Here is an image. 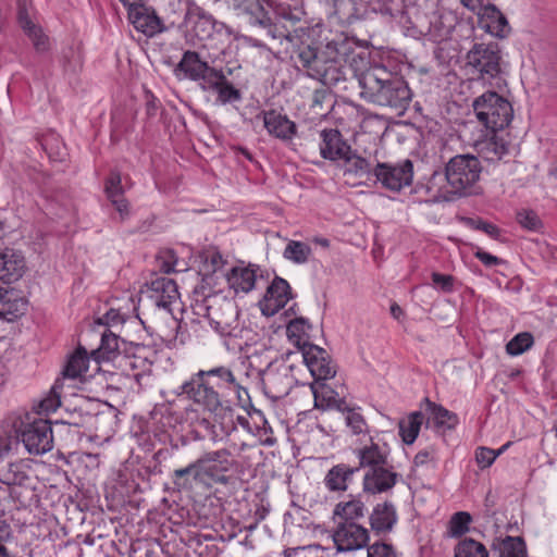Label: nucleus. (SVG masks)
Here are the masks:
<instances>
[{"label":"nucleus","mask_w":557,"mask_h":557,"mask_svg":"<svg viewBox=\"0 0 557 557\" xmlns=\"http://www.w3.org/2000/svg\"><path fill=\"white\" fill-rule=\"evenodd\" d=\"M360 96L368 102L403 114L411 101V90L403 77L385 66H373L359 77Z\"/></svg>","instance_id":"obj_1"},{"label":"nucleus","mask_w":557,"mask_h":557,"mask_svg":"<svg viewBox=\"0 0 557 557\" xmlns=\"http://www.w3.org/2000/svg\"><path fill=\"white\" fill-rule=\"evenodd\" d=\"M346 44L330 41L321 51L309 46L300 49L298 61L310 77L324 85H336L346 78Z\"/></svg>","instance_id":"obj_2"},{"label":"nucleus","mask_w":557,"mask_h":557,"mask_svg":"<svg viewBox=\"0 0 557 557\" xmlns=\"http://www.w3.org/2000/svg\"><path fill=\"white\" fill-rule=\"evenodd\" d=\"M182 395L201 406L205 410L218 414L222 412L221 430L230 435L234 430L233 411L227 399H223L205 375V370L194 373L190 379L181 385Z\"/></svg>","instance_id":"obj_3"},{"label":"nucleus","mask_w":557,"mask_h":557,"mask_svg":"<svg viewBox=\"0 0 557 557\" xmlns=\"http://www.w3.org/2000/svg\"><path fill=\"white\" fill-rule=\"evenodd\" d=\"M478 120L491 132L503 131L513 116L511 103L495 91H486L473 101Z\"/></svg>","instance_id":"obj_4"},{"label":"nucleus","mask_w":557,"mask_h":557,"mask_svg":"<svg viewBox=\"0 0 557 557\" xmlns=\"http://www.w3.org/2000/svg\"><path fill=\"white\" fill-rule=\"evenodd\" d=\"M500 61L502 54L496 44H474L467 52L466 69L469 74L490 81L500 74Z\"/></svg>","instance_id":"obj_5"},{"label":"nucleus","mask_w":557,"mask_h":557,"mask_svg":"<svg viewBox=\"0 0 557 557\" xmlns=\"http://www.w3.org/2000/svg\"><path fill=\"white\" fill-rule=\"evenodd\" d=\"M450 186L458 196L466 195L480 180L482 165L473 154H457L445 166Z\"/></svg>","instance_id":"obj_6"},{"label":"nucleus","mask_w":557,"mask_h":557,"mask_svg":"<svg viewBox=\"0 0 557 557\" xmlns=\"http://www.w3.org/2000/svg\"><path fill=\"white\" fill-rule=\"evenodd\" d=\"M17 438L30 455H44L53 448V434L49 421L44 419L20 421L15 424Z\"/></svg>","instance_id":"obj_7"},{"label":"nucleus","mask_w":557,"mask_h":557,"mask_svg":"<svg viewBox=\"0 0 557 557\" xmlns=\"http://www.w3.org/2000/svg\"><path fill=\"white\" fill-rule=\"evenodd\" d=\"M293 366L285 362L270 364L262 374L265 394L273 399L287 396L294 385Z\"/></svg>","instance_id":"obj_8"},{"label":"nucleus","mask_w":557,"mask_h":557,"mask_svg":"<svg viewBox=\"0 0 557 557\" xmlns=\"http://www.w3.org/2000/svg\"><path fill=\"white\" fill-rule=\"evenodd\" d=\"M373 172L383 187L399 191L412 183L413 164L410 160H405L399 164L377 163Z\"/></svg>","instance_id":"obj_9"},{"label":"nucleus","mask_w":557,"mask_h":557,"mask_svg":"<svg viewBox=\"0 0 557 557\" xmlns=\"http://www.w3.org/2000/svg\"><path fill=\"white\" fill-rule=\"evenodd\" d=\"M301 354L314 383L332 379L336 374V367L325 349L314 344H306Z\"/></svg>","instance_id":"obj_10"},{"label":"nucleus","mask_w":557,"mask_h":557,"mask_svg":"<svg viewBox=\"0 0 557 557\" xmlns=\"http://www.w3.org/2000/svg\"><path fill=\"white\" fill-rule=\"evenodd\" d=\"M333 542L338 552H352L367 546L369 531L359 522L336 523L333 531Z\"/></svg>","instance_id":"obj_11"},{"label":"nucleus","mask_w":557,"mask_h":557,"mask_svg":"<svg viewBox=\"0 0 557 557\" xmlns=\"http://www.w3.org/2000/svg\"><path fill=\"white\" fill-rule=\"evenodd\" d=\"M176 75L183 74L185 78L199 82L201 89L209 84L212 86V79L215 78L216 69L209 66L206 61L199 58L195 51H185L177 67Z\"/></svg>","instance_id":"obj_12"},{"label":"nucleus","mask_w":557,"mask_h":557,"mask_svg":"<svg viewBox=\"0 0 557 557\" xmlns=\"http://www.w3.org/2000/svg\"><path fill=\"white\" fill-rule=\"evenodd\" d=\"M401 479L391 461L385 466L367 470L362 479L363 492L371 495L382 494L391 491Z\"/></svg>","instance_id":"obj_13"},{"label":"nucleus","mask_w":557,"mask_h":557,"mask_svg":"<svg viewBox=\"0 0 557 557\" xmlns=\"http://www.w3.org/2000/svg\"><path fill=\"white\" fill-rule=\"evenodd\" d=\"M206 317L221 333L230 331L237 311L234 304L223 297L210 296L206 298Z\"/></svg>","instance_id":"obj_14"},{"label":"nucleus","mask_w":557,"mask_h":557,"mask_svg":"<svg viewBox=\"0 0 557 557\" xmlns=\"http://www.w3.org/2000/svg\"><path fill=\"white\" fill-rule=\"evenodd\" d=\"M292 298L288 282L276 276L268 286L267 292L260 301L261 312L267 317L276 314Z\"/></svg>","instance_id":"obj_15"},{"label":"nucleus","mask_w":557,"mask_h":557,"mask_svg":"<svg viewBox=\"0 0 557 557\" xmlns=\"http://www.w3.org/2000/svg\"><path fill=\"white\" fill-rule=\"evenodd\" d=\"M185 24L188 30L199 40L210 38L214 30L213 17L194 2L188 4Z\"/></svg>","instance_id":"obj_16"},{"label":"nucleus","mask_w":557,"mask_h":557,"mask_svg":"<svg viewBox=\"0 0 557 557\" xmlns=\"http://www.w3.org/2000/svg\"><path fill=\"white\" fill-rule=\"evenodd\" d=\"M354 455L358 459V467L360 469L372 470L381 466H385L389 461V449L386 446H381L372 440L354 449Z\"/></svg>","instance_id":"obj_17"},{"label":"nucleus","mask_w":557,"mask_h":557,"mask_svg":"<svg viewBox=\"0 0 557 557\" xmlns=\"http://www.w3.org/2000/svg\"><path fill=\"white\" fill-rule=\"evenodd\" d=\"M374 11L369 0H334V14L342 24L350 25Z\"/></svg>","instance_id":"obj_18"},{"label":"nucleus","mask_w":557,"mask_h":557,"mask_svg":"<svg viewBox=\"0 0 557 557\" xmlns=\"http://www.w3.org/2000/svg\"><path fill=\"white\" fill-rule=\"evenodd\" d=\"M27 299L22 290L13 287L0 288V318L13 321L27 309Z\"/></svg>","instance_id":"obj_19"},{"label":"nucleus","mask_w":557,"mask_h":557,"mask_svg":"<svg viewBox=\"0 0 557 557\" xmlns=\"http://www.w3.org/2000/svg\"><path fill=\"white\" fill-rule=\"evenodd\" d=\"M320 153L322 158L331 161L342 160L350 152V146L343 139L338 129L325 128L321 131Z\"/></svg>","instance_id":"obj_20"},{"label":"nucleus","mask_w":557,"mask_h":557,"mask_svg":"<svg viewBox=\"0 0 557 557\" xmlns=\"http://www.w3.org/2000/svg\"><path fill=\"white\" fill-rule=\"evenodd\" d=\"M25 270L24 257L16 250L0 249V281L13 283L20 280Z\"/></svg>","instance_id":"obj_21"},{"label":"nucleus","mask_w":557,"mask_h":557,"mask_svg":"<svg viewBox=\"0 0 557 557\" xmlns=\"http://www.w3.org/2000/svg\"><path fill=\"white\" fill-rule=\"evenodd\" d=\"M259 272L260 269L251 264L234 267L226 275L227 283L235 293L247 294L255 288Z\"/></svg>","instance_id":"obj_22"},{"label":"nucleus","mask_w":557,"mask_h":557,"mask_svg":"<svg viewBox=\"0 0 557 557\" xmlns=\"http://www.w3.org/2000/svg\"><path fill=\"white\" fill-rule=\"evenodd\" d=\"M205 375L208 376L212 387L221 394L223 399H227L230 394L240 388V384L228 367L220 366L205 370Z\"/></svg>","instance_id":"obj_23"},{"label":"nucleus","mask_w":557,"mask_h":557,"mask_svg":"<svg viewBox=\"0 0 557 557\" xmlns=\"http://www.w3.org/2000/svg\"><path fill=\"white\" fill-rule=\"evenodd\" d=\"M476 15L487 33L497 37H505L509 33L507 18L494 4H483Z\"/></svg>","instance_id":"obj_24"},{"label":"nucleus","mask_w":557,"mask_h":557,"mask_svg":"<svg viewBox=\"0 0 557 557\" xmlns=\"http://www.w3.org/2000/svg\"><path fill=\"white\" fill-rule=\"evenodd\" d=\"M310 387L314 397L315 408L323 410L337 409L339 411L347 409V403L344 397L323 381L312 383Z\"/></svg>","instance_id":"obj_25"},{"label":"nucleus","mask_w":557,"mask_h":557,"mask_svg":"<svg viewBox=\"0 0 557 557\" xmlns=\"http://www.w3.org/2000/svg\"><path fill=\"white\" fill-rule=\"evenodd\" d=\"M357 471H359V468L350 467L346 463H337L326 472L323 484L330 492L345 493Z\"/></svg>","instance_id":"obj_26"},{"label":"nucleus","mask_w":557,"mask_h":557,"mask_svg":"<svg viewBox=\"0 0 557 557\" xmlns=\"http://www.w3.org/2000/svg\"><path fill=\"white\" fill-rule=\"evenodd\" d=\"M509 141L504 135L492 132L490 136L475 144L479 154L488 162L502 160L509 152Z\"/></svg>","instance_id":"obj_27"},{"label":"nucleus","mask_w":557,"mask_h":557,"mask_svg":"<svg viewBox=\"0 0 557 557\" xmlns=\"http://www.w3.org/2000/svg\"><path fill=\"white\" fill-rule=\"evenodd\" d=\"M29 460L9 462L0 468V482L9 486L29 487L32 483Z\"/></svg>","instance_id":"obj_28"},{"label":"nucleus","mask_w":557,"mask_h":557,"mask_svg":"<svg viewBox=\"0 0 557 557\" xmlns=\"http://www.w3.org/2000/svg\"><path fill=\"white\" fill-rule=\"evenodd\" d=\"M263 124L269 134L278 139L290 140L296 135V124L275 110L263 113Z\"/></svg>","instance_id":"obj_29"},{"label":"nucleus","mask_w":557,"mask_h":557,"mask_svg":"<svg viewBox=\"0 0 557 557\" xmlns=\"http://www.w3.org/2000/svg\"><path fill=\"white\" fill-rule=\"evenodd\" d=\"M239 7H243L244 10L251 15L250 22L252 24H257L267 28L268 33L273 38L281 39L286 36V32L281 30L276 24H273L272 17L264 10L259 0H244Z\"/></svg>","instance_id":"obj_30"},{"label":"nucleus","mask_w":557,"mask_h":557,"mask_svg":"<svg viewBox=\"0 0 557 557\" xmlns=\"http://www.w3.org/2000/svg\"><path fill=\"white\" fill-rule=\"evenodd\" d=\"M107 198L119 212L121 220H125L129 215V202L124 197L122 187V178L120 173L112 172L104 184Z\"/></svg>","instance_id":"obj_31"},{"label":"nucleus","mask_w":557,"mask_h":557,"mask_svg":"<svg viewBox=\"0 0 557 557\" xmlns=\"http://www.w3.org/2000/svg\"><path fill=\"white\" fill-rule=\"evenodd\" d=\"M448 180L447 171L437 172L435 171L428 180L425 184V191L430 199L435 202L450 201L455 196H458Z\"/></svg>","instance_id":"obj_32"},{"label":"nucleus","mask_w":557,"mask_h":557,"mask_svg":"<svg viewBox=\"0 0 557 557\" xmlns=\"http://www.w3.org/2000/svg\"><path fill=\"white\" fill-rule=\"evenodd\" d=\"M367 507L360 498L351 497L348 500L339 502L333 510L335 523L358 522L366 516Z\"/></svg>","instance_id":"obj_33"},{"label":"nucleus","mask_w":557,"mask_h":557,"mask_svg":"<svg viewBox=\"0 0 557 557\" xmlns=\"http://www.w3.org/2000/svg\"><path fill=\"white\" fill-rule=\"evenodd\" d=\"M128 11V18L137 30L153 33L156 18L147 13L143 0H120Z\"/></svg>","instance_id":"obj_34"},{"label":"nucleus","mask_w":557,"mask_h":557,"mask_svg":"<svg viewBox=\"0 0 557 557\" xmlns=\"http://www.w3.org/2000/svg\"><path fill=\"white\" fill-rule=\"evenodd\" d=\"M371 529L376 533L389 532L397 521L394 505L388 502L377 504L370 515Z\"/></svg>","instance_id":"obj_35"},{"label":"nucleus","mask_w":557,"mask_h":557,"mask_svg":"<svg viewBox=\"0 0 557 557\" xmlns=\"http://www.w3.org/2000/svg\"><path fill=\"white\" fill-rule=\"evenodd\" d=\"M18 23L28 38L32 40L33 46L37 52L44 53L49 50L50 44L48 36L44 34L39 26L32 22L24 7H20Z\"/></svg>","instance_id":"obj_36"},{"label":"nucleus","mask_w":557,"mask_h":557,"mask_svg":"<svg viewBox=\"0 0 557 557\" xmlns=\"http://www.w3.org/2000/svg\"><path fill=\"white\" fill-rule=\"evenodd\" d=\"M211 84L212 86L206 84L202 90L216 92L218 101L220 103L226 104L230 102L239 101L242 99L240 91L231 84L222 71L216 70L215 78L212 79Z\"/></svg>","instance_id":"obj_37"},{"label":"nucleus","mask_w":557,"mask_h":557,"mask_svg":"<svg viewBox=\"0 0 557 557\" xmlns=\"http://www.w3.org/2000/svg\"><path fill=\"white\" fill-rule=\"evenodd\" d=\"M428 18V30L436 37H447L454 28L455 17L446 10L436 9L431 12Z\"/></svg>","instance_id":"obj_38"},{"label":"nucleus","mask_w":557,"mask_h":557,"mask_svg":"<svg viewBox=\"0 0 557 557\" xmlns=\"http://www.w3.org/2000/svg\"><path fill=\"white\" fill-rule=\"evenodd\" d=\"M493 552L498 557H527V548L521 537L506 536L505 539H496L492 545Z\"/></svg>","instance_id":"obj_39"},{"label":"nucleus","mask_w":557,"mask_h":557,"mask_svg":"<svg viewBox=\"0 0 557 557\" xmlns=\"http://www.w3.org/2000/svg\"><path fill=\"white\" fill-rule=\"evenodd\" d=\"M88 361L87 351L82 347L77 348L66 361L62 372L63 377L77 379L83 376L88 369Z\"/></svg>","instance_id":"obj_40"},{"label":"nucleus","mask_w":557,"mask_h":557,"mask_svg":"<svg viewBox=\"0 0 557 557\" xmlns=\"http://www.w3.org/2000/svg\"><path fill=\"white\" fill-rule=\"evenodd\" d=\"M423 422V414L420 411L410 413L406 419L399 421V435L406 444H412Z\"/></svg>","instance_id":"obj_41"},{"label":"nucleus","mask_w":557,"mask_h":557,"mask_svg":"<svg viewBox=\"0 0 557 557\" xmlns=\"http://www.w3.org/2000/svg\"><path fill=\"white\" fill-rule=\"evenodd\" d=\"M310 329L308 322L304 318H297L292 320L286 327V334L290 342L299 347L302 351V347L306 344H310L308 342V330Z\"/></svg>","instance_id":"obj_42"},{"label":"nucleus","mask_w":557,"mask_h":557,"mask_svg":"<svg viewBox=\"0 0 557 557\" xmlns=\"http://www.w3.org/2000/svg\"><path fill=\"white\" fill-rule=\"evenodd\" d=\"M312 253L311 247L298 240H290L284 249L283 257L294 263L304 264L308 262Z\"/></svg>","instance_id":"obj_43"},{"label":"nucleus","mask_w":557,"mask_h":557,"mask_svg":"<svg viewBox=\"0 0 557 557\" xmlns=\"http://www.w3.org/2000/svg\"><path fill=\"white\" fill-rule=\"evenodd\" d=\"M152 288L157 293H162L161 299L157 301L159 306L165 307L172 304V301H174L178 297L177 285L171 278H157L156 281L152 282Z\"/></svg>","instance_id":"obj_44"},{"label":"nucleus","mask_w":557,"mask_h":557,"mask_svg":"<svg viewBox=\"0 0 557 557\" xmlns=\"http://www.w3.org/2000/svg\"><path fill=\"white\" fill-rule=\"evenodd\" d=\"M428 409L430 410L431 418L435 425L441 428L453 429L457 422V416L441 405H436L426 399Z\"/></svg>","instance_id":"obj_45"},{"label":"nucleus","mask_w":557,"mask_h":557,"mask_svg":"<svg viewBox=\"0 0 557 557\" xmlns=\"http://www.w3.org/2000/svg\"><path fill=\"white\" fill-rule=\"evenodd\" d=\"M455 557H488V552L482 543L465 539L457 544Z\"/></svg>","instance_id":"obj_46"},{"label":"nucleus","mask_w":557,"mask_h":557,"mask_svg":"<svg viewBox=\"0 0 557 557\" xmlns=\"http://www.w3.org/2000/svg\"><path fill=\"white\" fill-rule=\"evenodd\" d=\"M345 162V172L354 174L358 177L367 176L371 173V164L364 158L355 154L351 150L345 158L342 159Z\"/></svg>","instance_id":"obj_47"},{"label":"nucleus","mask_w":557,"mask_h":557,"mask_svg":"<svg viewBox=\"0 0 557 557\" xmlns=\"http://www.w3.org/2000/svg\"><path fill=\"white\" fill-rule=\"evenodd\" d=\"M300 21L299 12L296 10H292L289 7L280 5L275 10V22L281 30L286 32L287 38L290 34L288 26H294L297 22Z\"/></svg>","instance_id":"obj_48"},{"label":"nucleus","mask_w":557,"mask_h":557,"mask_svg":"<svg viewBox=\"0 0 557 557\" xmlns=\"http://www.w3.org/2000/svg\"><path fill=\"white\" fill-rule=\"evenodd\" d=\"M119 350V337L111 333L104 332L101 336L99 348L95 351L97 359L111 360Z\"/></svg>","instance_id":"obj_49"},{"label":"nucleus","mask_w":557,"mask_h":557,"mask_svg":"<svg viewBox=\"0 0 557 557\" xmlns=\"http://www.w3.org/2000/svg\"><path fill=\"white\" fill-rule=\"evenodd\" d=\"M333 97L326 89H317L312 94L311 109L318 115H325L333 107Z\"/></svg>","instance_id":"obj_50"},{"label":"nucleus","mask_w":557,"mask_h":557,"mask_svg":"<svg viewBox=\"0 0 557 557\" xmlns=\"http://www.w3.org/2000/svg\"><path fill=\"white\" fill-rule=\"evenodd\" d=\"M534 343V338L531 333L522 332L513 336L507 345L506 351L510 356H519L530 349Z\"/></svg>","instance_id":"obj_51"},{"label":"nucleus","mask_w":557,"mask_h":557,"mask_svg":"<svg viewBox=\"0 0 557 557\" xmlns=\"http://www.w3.org/2000/svg\"><path fill=\"white\" fill-rule=\"evenodd\" d=\"M472 518L469 512L458 511L454 513L448 522V532L453 537H459L469 531Z\"/></svg>","instance_id":"obj_52"},{"label":"nucleus","mask_w":557,"mask_h":557,"mask_svg":"<svg viewBox=\"0 0 557 557\" xmlns=\"http://www.w3.org/2000/svg\"><path fill=\"white\" fill-rule=\"evenodd\" d=\"M61 382L60 380H57L53 386L51 387L49 394L47 397L40 400L38 405V409L40 413H50L54 412L61 405L60 400V389H61Z\"/></svg>","instance_id":"obj_53"},{"label":"nucleus","mask_w":557,"mask_h":557,"mask_svg":"<svg viewBox=\"0 0 557 557\" xmlns=\"http://www.w3.org/2000/svg\"><path fill=\"white\" fill-rule=\"evenodd\" d=\"M230 451L226 449L213 450L205 453L199 457L203 463H216L221 466L222 471H227L230 468L228 462Z\"/></svg>","instance_id":"obj_54"},{"label":"nucleus","mask_w":557,"mask_h":557,"mask_svg":"<svg viewBox=\"0 0 557 557\" xmlns=\"http://www.w3.org/2000/svg\"><path fill=\"white\" fill-rule=\"evenodd\" d=\"M519 224L529 231H539L542 227V221L532 210H521L517 213Z\"/></svg>","instance_id":"obj_55"},{"label":"nucleus","mask_w":557,"mask_h":557,"mask_svg":"<svg viewBox=\"0 0 557 557\" xmlns=\"http://www.w3.org/2000/svg\"><path fill=\"white\" fill-rule=\"evenodd\" d=\"M344 412L346 413L345 421L347 426H349L355 434L362 433L366 429V421L361 413L355 409H350L348 406Z\"/></svg>","instance_id":"obj_56"},{"label":"nucleus","mask_w":557,"mask_h":557,"mask_svg":"<svg viewBox=\"0 0 557 557\" xmlns=\"http://www.w3.org/2000/svg\"><path fill=\"white\" fill-rule=\"evenodd\" d=\"M285 557H322V548L319 545H309L284 550Z\"/></svg>","instance_id":"obj_57"},{"label":"nucleus","mask_w":557,"mask_h":557,"mask_svg":"<svg viewBox=\"0 0 557 557\" xmlns=\"http://www.w3.org/2000/svg\"><path fill=\"white\" fill-rule=\"evenodd\" d=\"M194 462L189 463L185 468L176 469L173 472V482L175 485H177L181 488H188L191 487L190 481L187 479L188 475L194 474Z\"/></svg>","instance_id":"obj_58"},{"label":"nucleus","mask_w":557,"mask_h":557,"mask_svg":"<svg viewBox=\"0 0 557 557\" xmlns=\"http://www.w3.org/2000/svg\"><path fill=\"white\" fill-rule=\"evenodd\" d=\"M496 458L497 454H495L494 449L482 446L475 450V460L481 469L491 467Z\"/></svg>","instance_id":"obj_59"},{"label":"nucleus","mask_w":557,"mask_h":557,"mask_svg":"<svg viewBox=\"0 0 557 557\" xmlns=\"http://www.w3.org/2000/svg\"><path fill=\"white\" fill-rule=\"evenodd\" d=\"M64 66L70 71H77L82 66V53L79 48H70L63 53Z\"/></svg>","instance_id":"obj_60"},{"label":"nucleus","mask_w":557,"mask_h":557,"mask_svg":"<svg viewBox=\"0 0 557 557\" xmlns=\"http://www.w3.org/2000/svg\"><path fill=\"white\" fill-rule=\"evenodd\" d=\"M433 285L444 293H450L454 289L455 278L449 274H442L437 272L432 273Z\"/></svg>","instance_id":"obj_61"},{"label":"nucleus","mask_w":557,"mask_h":557,"mask_svg":"<svg viewBox=\"0 0 557 557\" xmlns=\"http://www.w3.org/2000/svg\"><path fill=\"white\" fill-rule=\"evenodd\" d=\"M205 470L208 473L207 476L211 483H227V476L224 475L225 471L221 470V466L216 463H205Z\"/></svg>","instance_id":"obj_62"},{"label":"nucleus","mask_w":557,"mask_h":557,"mask_svg":"<svg viewBox=\"0 0 557 557\" xmlns=\"http://www.w3.org/2000/svg\"><path fill=\"white\" fill-rule=\"evenodd\" d=\"M160 269L164 273L183 271V269L177 268V260L172 250L165 251L163 256L160 258Z\"/></svg>","instance_id":"obj_63"},{"label":"nucleus","mask_w":557,"mask_h":557,"mask_svg":"<svg viewBox=\"0 0 557 557\" xmlns=\"http://www.w3.org/2000/svg\"><path fill=\"white\" fill-rule=\"evenodd\" d=\"M368 557H397L393 547L385 543H375L368 548Z\"/></svg>","instance_id":"obj_64"}]
</instances>
